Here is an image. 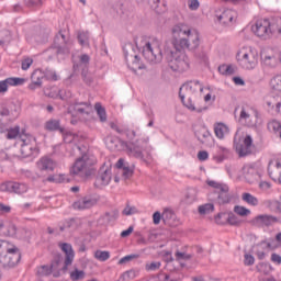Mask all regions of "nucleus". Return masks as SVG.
I'll return each instance as SVG.
<instances>
[{
	"instance_id": "37",
	"label": "nucleus",
	"mask_w": 281,
	"mask_h": 281,
	"mask_svg": "<svg viewBox=\"0 0 281 281\" xmlns=\"http://www.w3.org/2000/svg\"><path fill=\"white\" fill-rule=\"evenodd\" d=\"M55 49L57 56H61V58H65V56H69L71 52V48L67 44H65L64 46L55 45Z\"/></svg>"
},
{
	"instance_id": "35",
	"label": "nucleus",
	"mask_w": 281,
	"mask_h": 281,
	"mask_svg": "<svg viewBox=\"0 0 281 281\" xmlns=\"http://www.w3.org/2000/svg\"><path fill=\"white\" fill-rule=\"evenodd\" d=\"M47 181L50 183H69L70 179L65 175H53L47 177Z\"/></svg>"
},
{
	"instance_id": "3",
	"label": "nucleus",
	"mask_w": 281,
	"mask_h": 281,
	"mask_svg": "<svg viewBox=\"0 0 281 281\" xmlns=\"http://www.w3.org/2000/svg\"><path fill=\"white\" fill-rule=\"evenodd\" d=\"M61 251H64L65 257L63 255L57 254L54 256L53 261L50 263V270L53 271V278H60L63 273L67 272V269L71 262H74V248L70 244H61Z\"/></svg>"
},
{
	"instance_id": "1",
	"label": "nucleus",
	"mask_w": 281,
	"mask_h": 281,
	"mask_svg": "<svg viewBox=\"0 0 281 281\" xmlns=\"http://www.w3.org/2000/svg\"><path fill=\"white\" fill-rule=\"evenodd\" d=\"M110 126L113 131H116L119 135H126L130 143H125V146L130 157H134L135 159H139L140 161L148 164V160L151 159L148 137L133 140L137 137V132H135V130H131L126 125L117 126L115 123H111Z\"/></svg>"
},
{
	"instance_id": "44",
	"label": "nucleus",
	"mask_w": 281,
	"mask_h": 281,
	"mask_svg": "<svg viewBox=\"0 0 281 281\" xmlns=\"http://www.w3.org/2000/svg\"><path fill=\"white\" fill-rule=\"evenodd\" d=\"M280 23H281V20L270 21V25H269L270 36L273 34H280V29H281Z\"/></svg>"
},
{
	"instance_id": "60",
	"label": "nucleus",
	"mask_w": 281,
	"mask_h": 281,
	"mask_svg": "<svg viewBox=\"0 0 281 281\" xmlns=\"http://www.w3.org/2000/svg\"><path fill=\"white\" fill-rule=\"evenodd\" d=\"M81 77L83 82H86V85H91V82H93V78L89 75L86 68L82 69Z\"/></svg>"
},
{
	"instance_id": "16",
	"label": "nucleus",
	"mask_w": 281,
	"mask_h": 281,
	"mask_svg": "<svg viewBox=\"0 0 281 281\" xmlns=\"http://www.w3.org/2000/svg\"><path fill=\"white\" fill-rule=\"evenodd\" d=\"M274 223H281L280 217H276L269 214L257 215L250 221V225L254 227H271Z\"/></svg>"
},
{
	"instance_id": "48",
	"label": "nucleus",
	"mask_w": 281,
	"mask_h": 281,
	"mask_svg": "<svg viewBox=\"0 0 281 281\" xmlns=\"http://www.w3.org/2000/svg\"><path fill=\"white\" fill-rule=\"evenodd\" d=\"M16 225L12 223H7V228L3 232L4 236H11V238H14L16 236Z\"/></svg>"
},
{
	"instance_id": "6",
	"label": "nucleus",
	"mask_w": 281,
	"mask_h": 281,
	"mask_svg": "<svg viewBox=\"0 0 281 281\" xmlns=\"http://www.w3.org/2000/svg\"><path fill=\"white\" fill-rule=\"evenodd\" d=\"M143 56L150 65H159L164 60V53L161 52V42L158 38L146 42L143 47Z\"/></svg>"
},
{
	"instance_id": "56",
	"label": "nucleus",
	"mask_w": 281,
	"mask_h": 281,
	"mask_svg": "<svg viewBox=\"0 0 281 281\" xmlns=\"http://www.w3.org/2000/svg\"><path fill=\"white\" fill-rule=\"evenodd\" d=\"M194 201H196V190L190 189V190L187 192L186 202H187V203H194Z\"/></svg>"
},
{
	"instance_id": "38",
	"label": "nucleus",
	"mask_w": 281,
	"mask_h": 281,
	"mask_svg": "<svg viewBox=\"0 0 281 281\" xmlns=\"http://www.w3.org/2000/svg\"><path fill=\"white\" fill-rule=\"evenodd\" d=\"M120 216V211L119 210H112L110 212H106L103 215V220L105 223H113V221H117V217Z\"/></svg>"
},
{
	"instance_id": "15",
	"label": "nucleus",
	"mask_w": 281,
	"mask_h": 281,
	"mask_svg": "<svg viewBox=\"0 0 281 281\" xmlns=\"http://www.w3.org/2000/svg\"><path fill=\"white\" fill-rule=\"evenodd\" d=\"M261 60L266 67H278L280 65V52L267 48L261 53Z\"/></svg>"
},
{
	"instance_id": "47",
	"label": "nucleus",
	"mask_w": 281,
	"mask_h": 281,
	"mask_svg": "<svg viewBox=\"0 0 281 281\" xmlns=\"http://www.w3.org/2000/svg\"><path fill=\"white\" fill-rule=\"evenodd\" d=\"M270 87L273 89V91H279L281 93V75H278L271 79Z\"/></svg>"
},
{
	"instance_id": "49",
	"label": "nucleus",
	"mask_w": 281,
	"mask_h": 281,
	"mask_svg": "<svg viewBox=\"0 0 281 281\" xmlns=\"http://www.w3.org/2000/svg\"><path fill=\"white\" fill-rule=\"evenodd\" d=\"M90 60H91V58L89 57V55H87V54L81 55L79 58V64H74L75 71L79 67H82V66L87 67V65H89Z\"/></svg>"
},
{
	"instance_id": "63",
	"label": "nucleus",
	"mask_w": 281,
	"mask_h": 281,
	"mask_svg": "<svg viewBox=\"0 0 281 281\" xmlns=\"http://www.w3.org/2000/svg\"><path fill=\"white\" fill-rule=\"evenodd\" d=\"M190 258H192V255L190 254H186L181 251L176 252V260H190Z\"/></svg>"
},
{
	"instance_id": "46",
	"label": "nucleus",
	"mask_w": 281,
	"mask_h": 281,
	"mask_svg": "<svg viewBox=\"0 0 281 281\" xmlns=\"http://www.w3.org/2000/svg\"><path fill=\"white\" fill-rule=\"evenodd\" d=\"M94 109L97 111L98 116L100 117V122L106 121V110L102 106L101 103H95Z\"/></svg>"
},
{
	"instance_id": "20",
	"label": "nucleus",
	"mask_w": 281,
	"mask_h": 281,
	"mask_svg": "<svg viewBox=\"0 0 281 281\" xmlns=\"http://www.w3.org/2000/svg\"><path fill=\"white\" fill-rule=\"evenodd\" d=\"M98 203V198L93 195H87L81 198L80 200L76 201L72 204L74 210H89L93 207Z\"/></svg>"
},
{
	"instance_id": "61",
	"label": "nucleus",
	"mask_w": 281,
	"mask_h": 281,
	"mask_svg": "<svg viewBox=\"0 0 281 281\" xmlns=\"http://www.w3.org/2000/svg\"><path fill=\"white\" fill-rule=\"evenodd\" d=\"M61 135H64L65 144H71V142H74V139L76 137V134L67 132L66 130H65L64 134H61Z\"/></svg>"
},
{
	"instance_id": "54",
	"label": "nucleus",
	"mask_w": 281,
	"mask_h": 281,
	"mask_svg": "<svg viewBox=\"0 0 281 281\" xmlns=\"http://www.w3.org/2000/svg\"><path fill=\"white\" fill-rule=\"evenodd\" d=\"M70 279L72 281L85 280V271L75 269V271L70 273Z\"/></svg>"
},
{
	"instance_id": "26",
	"label": "nucleus",
	"mask_w": 281,
	"mask_h": 281,
	"mask_svg": "<svg viewBox=\"0 0 281 281\" xmlns=\"http://www.w3.org/2000/svg\"><path fill=\"white\" fill-rule=\"evenodd\" d=\"M43 78H45V74L42 70H35L32 75H31V80L32 83L29 85V89L31 91H34L36 89V87H42L43 85Z\"/></svg>"
},
{
	"instance_id": "23",
	"label": "nucleus",
	"mask_w": 281,
	"mask_h": 281,
	"mask_svg": "<svg viewBox=\"0 0 281 281\" xmlns=\"http://www.w3.org/2000/svg\"><path fill=\"white\" fill-rule=\"evenodd\" d=\"M237 16L235 10L226 9L222 12V14L217 15V21L222 23V25L229 26L234 25V21Z\"/></svg>"
},
{
	"instance_id": "55",
	"label": "nucleus",
	"mask_w": 281,
	"mask_h": 281,
	"mask_svg": "<svg viewBox=\"0 0 281 281\" xmlns=\"http://www.w3.org/2000/svg\"><path fill=\"white\" fill-rule=\"evenodd\" d=\"M166 269L168 271H177V268L172 265L175 262V258H172V255L170 252H167V258H166Z\"/></svg>"
},
{
	"instance_id": "39",
	"label": "nucleus",
	"mask_w": 281,
	"mask_h": 281,
	"mask_svg": "<svg viewBox=\"0 0 281 281\" xmlns=\"http://www.w3.org/2000/svg\"><path fill=\"white\" fill-rule=\"evenodd\" d=\"M79 44L82 45V47L89 46V33L88 31H79L77 36Z\"/></svg>"
},
{
	"instance_id": "18",
	"label": "nucleus",
	"mask_w": 281,
	"mask_h": 281,
	"mask_svg": "<svg viewBox=\"0 0 281 281\" xmlns=\"http://www.w3.org/2000/svg\"><path fill=\"white\" fill-rule=\"evenodd\" d=\"M239 65L244 69H256V65H258V54L254 52L244 53L241 58L239 59Z\"/></svg>"
},
{
	"instance_id": "57",
	"label": "nucleus",
	"mask_w": 281,
	"mask_h": 281,
	"mask_svg": "<svg viewBox=\"0 0 281 281\" xmlns=\"http://www.w3.org/2000/svg\"><path fill=\"white\" fill-rule=\"evenodd\" d=\"M226 221L228 225H234L235 227H238V225H240V221L236 215H234V213H229Z\"/></svg>"
},
{
	"instance_id": "31",
	"label": "nucleus",
	"mask_w": 281,
	"mask_h": 281,
	"mask_svg": "<svg viewBox=\"0 0 281 281\" xmlns=\"http://www.w3.org/2000/svg\"><path fill=\"white\" fill-rule=\"evenodd\" d=\"M87 109H89V103L87 102H80V103H75L68 108V113H80V115L87 113Z\"/></svg>"
},
{
	"instance_id": "34",
	"label": "nucleus",
	"mask_w": 281,
	"mask_h": 281,
	"mask_svg": "<svg viewBox=\"0 0 281 281\" xmlns=\"http://www.w3.org/2000/svg\"><path fill=\"white\" fill-rule=\"evenodd\" d=\"M268 130L270 133H274L276 137H279L281 139V123L280 121H271L268 123Z\"/></svg>"
},
{
	"instance_id": "59",
	"label": "nucleus",
	"mask_w": 281,
	"mask_h": 281,
	"mask_svg": "<svg viewBox=\"0 0 281 281\" xmlns=\"http://www.w3.org/2000/svg\"><path fill=\"white\" fill-rule=\"evenodd\" d=\"M267 106L276 109V113H280L281 102L276 101V99H271L270 101H267Z\"/></svg>"
},
{
	"instance_id": "14",
	"label": "nucleus",
	"mask_w": 281,
	"mask_h": 281,
	"mask_svg": "<svg viewBox=\"0 0 281 281\" xmlns=\"http://www.w3.org/2000/svg\"><path fill=\"white\" fill-rule=\"evenodd\" d=\"M270 25H271V21L267 19L258 20L256 24L252 26V32L259 38L267 41V38H271V31H269Z\"/></svg>"
},
{
	"instance_id": "36",
	"label": "nucleus",
	"mask_w": 281,
	"mask_h": 281,
	"mask_svg": "<svg viewBox=\"0 0 281 281\" xmlns=\"http://www.w3.org/2000/svg\"><path fill=\"white\" fill-rule=\"evenodd\" d=\"M218 72L222 74V76H234L236 70L234 69V66L223 64L218 67Z\"/></svg>"
},
{
	"instance_id": "11",
	"label": "nucleus",
	"mask_w": 281,
	"mask_h": 281,
	"mask_svg": "<svg viewBox=\"0 0 281 281\" xmlns=\"http://www.w3.org/2000/svg\"><path fill=\"white\" fill-rule=\"evenodd\" d=\"M124 57L127 66L132 71H137V69H146V66L139 63V56L135 54V46L132 43L125 44L123 46Z\"/></svg>"
},
{
	"instance_id": "64",
	"label": "nucleus",
	"mask_w": 281,
	"mask_h": 281,
	"mask_svg": "<svg viewBox=\"0 0 281 281\" xmlns=\"http://www.w3.org/2000/svg\"><path fill=\"white\" fill-rule=\"evenodd\" d=\"M158 280L159 281H179V279H170V276L169 274H166L164 272H160L158 274Z\"/></svg>"
},
{
	"instance_id": "52",
	"label": "nucleus",
	"mask_w": 281,
	"mask_h": 281,
	"mask_svg": "<svg viewBox=\"0 0 281 281\" xmlns=\"http://www.w3.org/2000/svg\"><path fill=\"white\" fill-rule=\"evenodd\" d=\"M5 136H7V139H16V137L21 138L20 127L15 126L13 128H10Z\"/></svg>"
},
{
	"instance_id": "40",
	"label": "nucleus",
	"mask_w": 281,
	"mask_h": 281,
	"mask_svg": "<svg viewBox=\"0 0 281 281\" xmlns=\"http://www.w3.org/2000/svg\"><path fill=\"white\" fill-rule=\"evenodd\" d=\"M228 128L226 127L225 124L220 123L214 127V133L218 139H223L225 137V133H227Z\"/></svg>"
},
{
	"instance_id": "30",
	"label": "nucleus",
	"mask_w": 281,
	"mask_h": 281,
	"mask_svg": "<svg viewBox=\"0 0 281 281\" xmlns=\"http://www.w3.org/2000/svg\"><path fill=\"white\" fill-rule=\"evenodd\" d=\"M116 168L123 169L122 175L124 179H131V177H133V168L128 166V162H124V159H119V161L116 162Z\"/></svg>"
},
{
	"instance_id": "2",
	"label": "nucleus",
	"mask_w": 281,
	"mask_h": 281,
	"mask_svg": "<svg viewBox=\"0 0 281 281\" xmlns=\"http://www.w3.org/2000/svg\"><path fill=\"white\" fill-rule=\"evenodd\" d=\"M203 93V85L199 80L189 81L181 86L179 89V98L189 111H196V113H203L207 108L199 106L196 102V95Z\"/></svg>"
},
{
	"instance_id": "25",
	"label": "nucleus",
	"mask_w": 281,
	"mask_h": 281,
	"mask_svg": "<svg viewBox=\"0 0 281 281\" xmlns=\"http://www.w3.org/2000/svg\"><path fill=\"white\" fill-rule=\"evenodd\" d=\"M162 222L168 225V227H177L179 225V220H177V214L172 210L166 209L162 212Z\"/></svg>"
},
{
	"instance_id": "19",
	"label": "nucleus",
	"mask_w": 281,
	"mask_h": 281,
	"mask_svg": "<svg viewBox=\"0 0 281 281\" xmlns=\"http://www.w3.org/2000/svg\"><path fill=\"white\" fill-rule=\"evenodd\" d=\"M236 150L239 157H247V155H251L254 150V138H251V135H246L243 144L236 146Z\"/></svg>"
},
{
	"instance_id": "13",
	"label": "nucleus",
	"mask_w": 281,
	"mask_h": 281,
	"mask_svg": "<svg viewBox=\"0 0 281 281\" xmlns=\"http://www.w3.org/2000/svg\"><path fill=\"white\" fill-rule=\"evenodd\" d=\"M184 45H178L176 48L177 52H181V49H189V52H194L199 49V45H201V35L199 31L191 30V32L184 37Z\"/></svg>"
},
{
	"instance_id": "12",
	"label": "nucleus",
	"mask_w": 281,
	"mask_h": 281,
	"mask_svg": "<svg viewBox=\"0 0 281 281\" xmlns=\"http://www.w3.org/2000/svg\"><path fill=\"white\" fill-rule=\"evenodd\" d=\"M21 115V108L14 103L10 105H0V126H5L8 120L9 122H14Z\"/></svg>"
},
{
	"instance_id": "22",
	"label": "nucleus",
	"mask_w": 281,
	"mask_h": 281,
	"mask_svg": "<svg viewBox=\"0 0 281 281\" xmlns=\"http://www.w3.org/2000/svg\"><path fill=\"white\" fill-rule=\"evenodd\" d=\"M25 83V78L10 77L0 81V93H5L8 87H21Z\"/></svg>"
},
{
	"instance_id": "4",
	"label": "nucleus",
	"mask_w": 281,
	"mask_h": 281,
	"mask_svg": "<svg viewBox=\"0 0 281 281\" xmlns=\"http://www.w3.org/2000/svg\"><path fill=\"white\" fill-rule=\"evenodd\" d=\"M93 166H95V157L83 154L72 165L70 175L72 177H80V179H89L93 175Z\"/></svg>"
},
{
	"instance_id": "32",
	"label": "nucleus",
	"mask_w": 281,
	"mask_h": 281,
	"mask_svg": "<svg viewBox=\"0 0 281 281\" xmlns=\"http://www.w3.org/2000/svg\"><path fill=\"white\" fill-rule=\"evenodd\" d=\"M241 201H244L248 205H251L252 207H257V205H259V203H260L258 198H256L251 193H247V192L241 194Z\"/></svg>"
},
{
	"instance_id": "50",
	"label": "nucleus",
	"mask_w": 281,
	"mask_h": 281,
	"mask_svg": "<svg viewBox=\"0 0 281 281\" xmlns=\"http://www.w3.org/2000/svg\"><path fill=\"white\" fill-rule=\"evenodd\" d=\"M198 211H199V214H211V212H214V204L206 203V204L200 205Z\"/></svg>"
},
{
	"instance_id": "43",
	"label": "nucleus",
	"mask_w": 281,
	"mask_h": 281,
	"mask_svg": "<svg viewBox=\"0 0 281 281\" xmlns=\"http://www.w3.org/2000/svg\"><path fill=\"white\" fill-rule=\"evenodd\" d=\"M256 269L259 273H265V276H269V273L273 271V267H271L270 263L265 262L257 265Z\"/></svg>"
},
{
	"instance_id": "42",
	"label": "nucleus",
	"mask_w": 281,
	"mask_h": 281,
	"mask_svg": "<svg viewBox=\"0 0 281 281\" xmlns=\"http://www.w3.org/2000/svg\"><path fill=\"white\" fill-rule=\"evenodd\" d=\"M52 273H53V270H52L50 266L44 265V266H41L40 268H37V276L40 278H45L47 276H52Z\"/></svg>"
},
{
	"instance_id": "62",
	"label": "nucleus",
	"mask_w": 281,
	"mask_h": 281,
	"mask_svg": "<svg viewBox=\"0 0 281 281\" xmlns=\"http://www.w3.org/2000/svg\"><path fill=\"white\" fill-rule=\"evenodd\" d=\"M255 262L256 258H254L252 255L246 254L244 256V265H246V267H251Z\"/></svg>"
},
{
	"instance_id": "53",
	"label": "nucleus",
	"mask_w": 281,
	"mask_h": 281,
	"mask_svg": "<svg viewBox=\"0 0 281 281\" xmlns=\"http://www.w3.org/2000/svg\"><path fill=\"white\" fill-rule=\"evenodd\" d=\"M44 95H46V98H59V90L56 88H45Z\"/></svg>"
},
{
	"instance_id": "51",
	"label": "nucleus",
	"mask_w": 281,
	"mask_h": 281,
	"mask_svg": "<svg viewBox=\"0 0 281 281\" xmlns=\"http://www.w3.org/2000/svg\"><path fill=\"white\" fill-rule=\"evenodd\" d=\"M234 212L238 214V216H249V214H251V210L240 205H235Z\"/></svg>"
},
{
	"instance_id": "21",
	"label": "nucleus",
	"mask_w": 281,
	"mask_h": 281,
	"mask_svg": "<svg viewBox=\"0 0 281 281\" xmlns=\"http://www.w3.org/2000/svg\"><path fill=\"white\" fill-rule=\"evenodd\" d=\"M111 183V169L101 168L97 175L94 186L95 188H104Z\"/></svg>"
},
{
	"instance_id": "10",
	"label": "nucleus",
	"mask_w": 281,
	"mask_h": 281,
	"mask_svg": "<svg viewBox=\"0 0 281 281\" xmlns=\"http://www.w3.org/2000/svg\"><path fill=\"white\" fill-rule=\"evenodd\" d=\"M191 32L192 27L186 23H178L173 25L171 29V34L175 49H177L178 45H186V38Z\"/></svg>"
},
{
	"instance_id": "9",
	"label": "nucleus",
	"mask_w": 281,
	"mask_h": 281,
	"mask_svg": "<svg viewBox=\"0 0 281 281\" xmlns=\"http://www.w3.org/2000/svg\"><path fill=\"white\" fill-rule=\"evenodd\" d=\"M20 142H22L21 149H20L22 157L27 158V157H32V155H38L36 137L30 134H21Z\"/></svg>"
},
{
	"instance_id": "8",
	"label": "nucleus",
	"mask_w": 281,
	"mask_h": 281,
	"mask_svg": "<svg viewBox=\"0 0 281 281\" xmlns=\"http://www.w3.org/2000/svg\"><path fill=\"white\" fill-rule=\"evenodd\" d=\"M207 186L210 188H214L216 198H213V201L218 205H227V203H232V195L229 194V187L225 183H221L214 180H207Z\"/></svg>"
},
{
	"instance_id": "45",
	"label": "nucleus",
	"mask_w": 281,
	"mask_h": 281,
	"mask_svg": "<svg viewBox=\"0 0 281 281\" xmlns=\"http://www.w3.org/2000/svg\"><path fill=\"white\" fill-rule=\"evenodd\" d=\"M243 172H244L246 179H252L254 177H256L258 175V171L256 170V168H254L251 166H245L243 168Z\"/></svg>"
},
{
	"instance_id": "7",
	"label": "nucleus",
	"mask_w": 281,
	"mask_h": 281,
	"mask_svg": "<svg viewBox=\"0 0 281 281\" xmlns=\"http://www.w3.org/2000/svg\"><path fill=\"white\" fill-rule=\"evenodd\" d=\"M19 262H21V250L14 244H10L0 257V267L7 270L14 269Z\"/></svg>"
},
{
	"instance_id": "29",
	"label": "nucleus",
	"mask_w": 281,
	"mask_h": 281,
	"mask_svg": "<svg viewBox=\"0 0 281 281\" xmlns=\"http://www.w3.org/2000/svg\"><path fill=\"white\" fill-rule=\"evenodd\" d=\"M194 135L201 144H205V139L212 137V134L205 126H200L194 131Z\"/></svg>"
},
{
	"instance_id": "58",
	"label": "nucleus",
	"mask_w": 281,
	"mask_h": 281,
	"mask_svg": "<svg viewBox=\"0 0 281 281\" xmlns=\"http://www.w3.org/2000/svg\"><path fill=\"white\" fill-rule=\"evenodd\" d=\"M135 272L134 270H127L125 271L121 277L119 281H128V280H134L135 278Z\"/></svg>"
},
{
	"instance_id": "41",
	"label": "nucleus",
	"mask_w": 281,
	"mask_h": 281,
	"mask_svg": "<svg viewBox=\"0 0 281 281\" xmlns=\"http://www.w3.org/2000/svg\"><path fill=\"white\" fill-rule=\"evenodd\" d=\"M94 258L97 260H100V262H106V260H109V258H111V252H109L106 250H97L94 252Z\"/></svg>"
},
{
	"instance_id": "5",
	"label": "nucleus",
	"mask_w": 281,
	"mask_h": 281,
	"mask_svg": "<svg viewBox=\"0 0 281 281\" xmlns=\"http://www.w3.org/2000/svg\"><path fill=\"white\" fill-rule=\"evenodd\" d=\"M166 60L172 71H188L190 69V59L181 50H166Z\"/></svg>"
},
{
	"instance_id": "24",
	"label": "nucleus",
	"mask_w": 281,
	"mask_h": 281,
	"mask_svg": "<svg viewBox=\"0 0 281 281\" xmlns=\"http://www.w3.org/2000/svg\"><path fill=\"white\" fill-rule=\"evenodd\" d=\"M268 175L272 181L278 182L281 177V164L279 161H270L268 165Z\"/></svg>"
},
{
	"instance_id": "27",
	"label": "nucleus",
	"mask_w": 281,
	"mask_h": 281,
	"mask_svg": "<svg viewBox=\"0 0 281 281\" xmlns=\"http://www.w3.org/2000/svg\"><path fill=\"white\" fill-rule=\"evenodd\" d=\"M38 170H44L46 172H54V168H56V162L52 160L49 157H43L40 161H37Z\"/></svg>"
},
{
	"instance_id": "28",
	"label": "nucleus",
	"mask_w": 281,
	"mask_h": 281,
	"mask_svg": "<svg viewBox=\"0 0 281 281\" xmlns=\"http://www.w3.org/2000/svg\"><path fill=\"white\" fill-rule=\"evenodd\" d=\"M239 122L241 124H246V126H249L250 128H254V126H256V121L251 120V114H249V111L245 108H241L239 114Z\"/></svg>"
},
{
	"instance_id": "33",
	"label": "nucleus",
	"mask_w": 281,
	"mask_h": 281,
	"mask_svg": "<svg viewBox=\"0 0 281 281\" xmlns=\"http://www.w3.org/2000/svg\"><path fill=\"white\" fill-rule=\"evenodd\" d=\"M46 131H59V133L65 134V127L60 126L59 120H50L46 122Z\"/></svg>"
},
{
	"instance_id": "17",
	"label": "nucleus",
	"mask_w": 281,
	"mask_h": 281,
	"mask_svg": "<svg viewBox=\"0 0 281 281\" xmlns=\"http://www.w3.org/2000/svg\"><path fill=\"white\" fill-rule=\"evenodd\" d=\"M0 190L2 192H11L13 194H25V192H27V186L19 182L8 181L0 186Z\"/></svg>"
}]
</instances>
